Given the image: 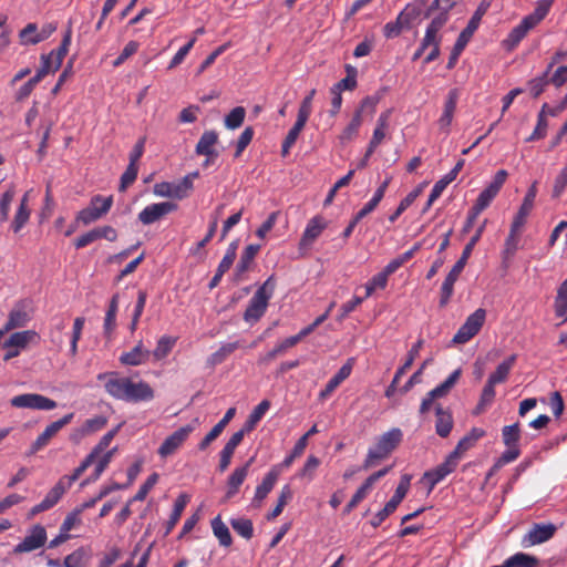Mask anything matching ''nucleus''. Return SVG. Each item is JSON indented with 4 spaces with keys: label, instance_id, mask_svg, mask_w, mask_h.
<instances>
[{
    "label": "nucleus",
    "instance_id": "obj_1",
    "mask_svg": "<svg viewBox=\"0 0 567 567\" xmlns=\"http://www.w3.org/2000/svg\"><path fill=\"white\" fill-rule=\"evenodd\" d=\"M460 0H433L424 11V18L431 19L426 28L425 35L421 47L414 53V59L420 58L429 49L424 61L430 62L439 56V32L446 24L450 18V11L458 3Z\"/></svg>",
    "mask_w": 567,
    "mask_h": 567
},
{
    "label": "nucleus",
    "instance_id": "obj_2",
    "mask_svg": "<svg viewBox=\"0 0 567 567\" xmlns=\"http://www.w3.org/2000/svg\"><path fill=\"white\" fill-rule=\"evenodd\" d=\"M97 379L105 380L106 393L116 400L136 403L154 398V390L145 381L134 382L131 378L120 377L115 372L101 373Z\"/></svg>",
    "mask_w": 567,
    "mask_h": 567
},
{
    "label": "nucleus",
    "instance_id": "obj_3",
    "mask_svg": "<svg viewBox=\"0 0 567 567\" xmlns=\"http://www.w3.org/2000/svg\"><path fill=\"white\" fill-rule=\"evenodd\" d=\"M486 221H484L475 231L474 236L470 239V241L465 245L462 255L460 259L454 264L450 272L447 274L446 278L444 279L442 287H441V298H440V306L444 307L450 301L453 291H454V284L458 279L461 272L463 271L467 259L470 258L475 245L481 239L484 228H485Z\"/></svg>",
    "mask_w": 567,
    "mask_h": 567
},
{
    "label": "nucleus",
    "instance_id": "obj_4",
    "mask_svg": "<svg viewBox=\"0 0 567 567\" xmlns=\"http://www.w3.org/2000/svg\"><path fill=\"white\" fill-rule=\"evenodd\" d=\"M276 288L275 276H270L267 280L257 289L255 295L248 302V306L244 312V320L249 323H255L265 315L269 300L272 298Z\"/></svg>",
    "mask_w": 567,
    "mask_h": 567
},
{
    "label": "nucleus",
    "instance_id": "obj_5",
    "mask_svg": "<svg viewBox=\"0 0 567 567\" xmlns=\"http://www.w3.org/2000/svg\"><path fill=\"white\" fill-rule=\"evenodd\" d=\"M402 431L400 429H392L382 434L374 447H371L363 462L362 468L369 470L374 466L378 461L386 458L402 441Z\"/></svg>",
    "mask_w": 567,
    "mask_h": 567
},
{
    "label": "nucleus",
    "instance_id": "obj_6",
    "mask_svg": "<svg viewBox=\"0 0 567 567\" xmlns=\"http://www.w3.org/2000/svg\"><path fill=\"white\" fill-rule=\"evenodd\" d=\"M199 176L198 172H193L184 176L177 183L161 182L153 187L156 196L168 197L173 199H184L189 196L194 188V181Z\"/></svg>",
    "mask_w": 567,
    "mask_h": 567
},
{
    "label": "nucleus",
    "instance_id": "obj_7",
    "mask_svg": "<svg viewBox=\"0 0 567 567\" xmlns=\"http://www.w3.org/2000/svg\"><path fill=\"white\" fill-rule=\"evenodd\" d=\"M113 205V197L95 195L91 198L90 205L81 209L76 215V223L89 225L106 215Z\"/></svg>",
    "mask_w": 567,
    "mask_h": 567
},
{
    "label": "nucleus",
    "instance_id": "obj_8",
    "mask_svg": "<svg viewBox=\"0 0 567 567\" xmlns=\"http://www.w3.org/2000/svg\"><path fill=\"white\" fill-rule=\"evenodd\" d=\"M486 319V311L483 308L471 313L453 337V343L464 344L474 338L482 329Z\"/></svg>",
    "mask_w": 567,
    "mask_h": 567
},
{
    "label": "nucleus",
    "instance_id": "obj_9",
    "mask_svg": "<svg viewBox=\"0 0 567 567\" xmlns=\"http://www.w3.org/2000/svg\"><path fill=\"white\" fill-rule=\"evenodd\" d=\"M410 476L403 475L393 496L390 501L384 505V507L379 511L374 517L371 519V525L377 528L379 527L400 505V503L406 496L410 488Z\"/></svg>",
    "mask_w": 567,
    "mask_h": 567
},
{
    "label": "nucleus",
    "instance_id": "obj_10",
    "mask_svg": "<svg viewBox=\"0 0 567 567\" xmlns=\"http://www.w3.org/2000/svg\"><path fill=\"white\" fill-rule=\"evenodd\" d=\"M10 404L18 409H32L49 411L56 408V402L38 393H24L16 395L10 400Z\"/></svg>",
    "mask_w": 567,
    "mask_h": 567
},
{
    "label": "nucleus",
    "instance_id": "obj_11",
    "mask_svg": "<svg viewBox=\"0 0 567 567\" xmlns=\"http://www.w3.org/2000/svg\"><path fill=\"white\" fill-rule=\"evenodd\" d=\"M47 530L45 528L37 524L32 526L29 534L13 548L14 554H23L37 550L44 546L47 543Z\"/></svg>",
    "mask_w": 567,
    "mask_h": 567
},
{
    "label": "nucleus",
    "instance_id": "obj_12",
    "mask_svg": "<svg viewBox=\"0 0 567 567\" xmlns=\"http://www.w3.org/2000/svg\"><path fill=\"white\" fill-rule=\"evenodd\" d=\"M193 431L194 426L189 424L177 429L158 447V455L163 458L173 455L186 442Z\"/></svg>",
    "mask_w": 567,
    "mask_h": 567
},
{
    "label": "nucleus",
    "instance_id": "obj_13",
    "mask_svg": "<svg viewBox=\"0 0 567 567\" xmlns=\"http://www.w3.org/2000/svg\"><path fill=\"white\" fill-rule=\"evenodd\" d=\"M74 417V413H69L64 415L62 419L52 422L49 424L44 431L37 437V440L31 444L29 454H35L44 446H47L50 440L65 425H68Z\"/></svg>",
    "mask_w": 567,
    "mask_h": 567
},
{
    "label": "nucleus",
    "instance_id": "obj_14",
    "mask_svg": "<svg viewBox=\"0 0 567 567\" xmlns=\"http://www.w3.org/2000/svg\"><path fill=\"white\" fill-rule=\"evenodd\" d=\"M55 31V27L51 23L44 24L40 30L35 23H28L19 33L20 43L22 45H34L48 38Z\"/></svg>",
    "mask_w": 567,
    "mask_h": 567
},
{
    "label": "nucleus",
    "instance_id": "obj_15",
    "mask_svg": "<svg viewBox=\"0 0 567 567\" xmlns=\"http://www.w3.org/2000/svg\"><path fill=\"white\" fill-rule=\"evenodd\" d=\"M177 209V205L173 202H162L147 205L138 214V220L143 225H151L158 221L165 215L173 213Z\"/></svg>",
    "mask_w": 567,
    "mask_h": 567
},
{
    "label": "nucleus",
    "instance_id": "obj_16",
    "mask_svg": "<svg viewBox=\"0 0 567 567\" xmlns=\"http://www.w3.org/2000/svg\"><path fill=\"white\" fill-rule=\"evenodd\" d=\"M420 14L415 7L406 6L403 11L399 13L396 20L388 22L384 25V35L386 38H395L400 35L404 28H409L411 22Z\"/></svg>",
    "mask_w": 567,
    "mask_h": 567
},
{
    "label": "nucleus",
    "instance_id": "obj_17",
    "mask_svg": "<svg viewBox=\"0 0 567 567\" xmlns=\"http://www.w3.org/2000/svg\"><path fill=\"white\" fill-rule=\"evenodd\" d=\"M71 35L68 33L58 48L53 49L49 54L42 55V68L40 71H59L69 51Z\"/></svg>",
    "mask_w": 567,
    "mask_h": 567
},
{
    "label": "nucleus",
    "instance_id": "obj_18",
    "mask_svg": "<svg viewBox=\"0 0 567 567\" xmlns=\"http://www.w3.org/2000/svg\"><path fill=\"white\" fill-rule=\"evenodd\" d=\"M328 223L326 219L317 215L309 219L303 234L299 241V249L303 250L312 246V244L319 238L322 231L327 228Z\"/></svg>",
    "mask_w": 567,
    "mask_h": 567
},
{
    "label": "nucleus",
    "instance_id": "obj_19",
    "mask_svg": "<svg viewBox=\"0 0 567 567\" xmlns=\"http://www.w3.org/2000/svg\"><path fill=\"white\" fill-rule=\"evenodd\" d=\"M281 474V467L274 465L269 472L262 478V482L256 487L255 496L252 498V506L260 507L262 501L272 491L279 476Z\"/></svg>",
    "mask_w": 567,
    "mask_h": 567
},
{
    "label": "nucleus",
    "instance_id": "obj_20",
    "mask_svg": "<svg viewBox=\"0 0 567 567\" xmlns=\"http://www.w3.org/2000/svg\"><path fill=\"white\" fill-rule=\"evenodd\" d=\"M423 340L419 339L410 349L408 353V359L394 373L392 382L385 389L384 395L386 398H392L396 391V386L401 380V378L405 374V372L412 367L414 359L419 355L420 350L422 349Z\"/></svg>",
    "mask_w": 567,
    "mask_h": 567
},
{
    "label": "nucleus",
    "instance_id": "obj_21",
    "mask_svg": "<svg viewBox=\"0 0 567 567\" xmlns=\"http://www.w3.org/2000/svg\"><path fill=\"white\" fill-rule=\"evenodd\" d=\"M557 527L551 524H534L523 537L525 546H534L549 540L556 533Z\"/></svg>",
    "mask_w": 567,
    "mask_h": 567
},
{
    "label": "nucleus",
    "instance_id": "obj_22",
    "mask_svg": "<svg viewBox=\"0 0 567 567\" xmlns=\"http://www.w3.org/2000/svg\"><path fill=\"white\" fill-rule=\"evenodd\" d=\"M463 165L464 161L460 159L446 175H444L440 181H437L434 184L429 195L426 205L424 207V212L427 210L432 206V204L442 195L447 185L451 184L456 178V176L463 168Z\"/></svg>",
    "mask_w": 567,
    "mask_h": 567
},
{
    "label": "nucleus",
    "instance_id": "obj_23",
    "mask_svg": "<svg viewBox=\"0 0 567 567\" xmlns=\"http://www.w3.org/2000/svg\"><path fill=\"white\" fill-rule=\"evenodd\" d=\"M151 358V351L140 340L130 351L123 352L118 361L123 365L137 367L145 364Z\"/></svg>",
    "mask_w": 567,
    "mask_h": 567
},
{
    "label": "nucleus",
    "instance_id": "obj_24",
    "mask_svg": "<svg viewBox=\"0 0 567 567\" xmlns=\"http://www.w3.org/2000/svg\"><path fill=\"white\" fill-rule=\"evenodd\" d=\"M30 320L29 302L21 300L14 305L4 324V331L24 327Z\"/></svg>",
    "mask_w": 567,
    "mask_h": 567
},
{
    "label": "nucleus",
    "instance_id": "obj_25",
    "mask_svg": "<svg viewBox=\"0 0 567 567\" xmlns=\"http://www.w3.org/2000/svg\"><path fill=\"white\" fill-rule=\"evenodd\" d=\"M354 359L350 358L347 362L339 369V371L328 381L324 389H322L319 393V398L324 400L328 399L334 390L350 377L353 369Z\"/></svg>",
    "mask_w": 567,
    "mask_h": 567
},
{
    "label": "nucleus",
    "instance_id": "obj_26",
    "mask_svg": "<svg viewBox=\"0 0 567 567\" xmlns=\"http://www.w3.org/2000/svg\"><path fill=\"white\" fill-rule=\"evenodd\" d=\"M458 99H460V91L457 89H452L447 93L446 101L444 103L443 113H442L441 117L439 118V126L445 133L449 132V127L452 123Z\"/></svg>",
    "mask_w": 567,
    "mask_h": 567
},
{
    "label": "nucleus",
    "instance_id": "obj_27",
    "mask_svg": "<svg viewBox=\"0 0 567 567\" xmlns=\"http://www.w3.org/2000/svg\"><path fill=\"white\" fill-rule=\"evenodd\" d=\"M536 193H537L536 183H534L527 190V193L524 197V200H523L517 214L515 215V217L513 219L512 224L515 225V227H523L525 225L526 219L533 209L534 202L536 198Z\"/></svg>",
    "mask_w": 567,
    "mask_h": 567
},
{
    "label": "nucleus",
    "instance_id": "obj_28",
    "mask_svg": "<svg viewBox=\"0 0 567 567\" xmlns=\"http://www.w3.org/2000/svg\"><path fill=\"white\" fill-rule=\"evenodd\" d=\"M252 462L254 458H250L245 465L237 467L231 473L227 482L228 488L226 492V498H231L238 493L240 485L244 483L248 475V471Z\"/></svg>",
    "mask_w": 567,
    "mask_h": 567
},
{
    "label": "nucleus",
    "instance_id": "obj_29",
    "mask_svg": "<svg viewBox=\"0 0 567 567\" xmlns=\"http://www.w3.org/2000/svg\"><path fill=\"white\" fill-rule=\"evenodd\" d=\"M31 216V209L29 208V193H25L20 204L17 208V212L13 216V220L11 223V229L14 234H18L29 221Z\"/></svg>",
    "mask_w": 567,
    "mask_h": 567
},
{
    "label": "nucleus",
    "instance_id": "obj_30",
    "mask_svg": "<svg viewBox=\"0 0 567 567\" xmlns=\"http://www.w3.org/2000/svg\"><path fill=\"white\" fill-rule=\"evenodd\" d=\"M217 142L218 134L215 131H205L196 145V154L217 157L218 153L215 150Z\"/></svg>",
    "mask_w": 567,
    "mask_h": 567
},
{
    "label": "nucleus",
    "instance_id": "obj_31",
    "mask_svg": "<svg viewBox=\"0 0 567 567\" xmlns=\"http://www.w3.org/2000/svg\"><path fill=\"white\" fill-rule=\"evenodd\" d=\"M436 422L435 432L441 437H447L453 429V416L447 410H444L441 405L435 408Z\"/></svg>",
    "mask_w": 567,
    "mask_h": 567
},
{
    "label": "nucleus",
    "instance_id": "obj_32",
    "mask_svg": "<svg viewBox=\"0 0 567 567\" xmlns=\"http://www.w3.org/2000/svg\"><path fill=\"white\" fill-rule=\"evenodd\" d=\"M259 249H260L259 245H248L244 249V251L240 256V259H239L238 264L236 265V270H235L236 280H241V276L250 268V265L254 261Z\"/></svg>",
    "mask_w": 567,
    "mask_h": 567
},
{
    "label": "nucleus",
    "instance_id": "obj_33",
    "mask_svg": "<svg viewBox=\"0 0 567 567\" xmlns=\"http://www.w3.org/2000/svg\"><path fill=\"white\" fill-rule=\"evenodd\" d=\"M485 434L486 432L481 427L471 429V431L458 441L453 452L462 457V455L466 451L471 450L480 439L485 436Z\"/></svg>",
    "mask_w": 567,
    "mask_h": 567
},
{
    "label": "nucleus",
    "instance_id": "obj_34",
    "mask_svg": "<svg viewBox=\"0 0 567 567\" xmlns=\"http://www.w3.org/2000/svg\"><path fill=\"white\" fill-rule=\"evenodd\" d=\"M522 227L511 225L509 234L505 240L504 249L502 251L503 261H509L516 254L519 243V233Z\"/></svg>",
    "mask_w": 567,
    "mask_h": 567
},
{
    "label": "nucleus",
    "instance_id": "obj_35",
    "mask_svg": "<svg viewBox=\"0 0 567 567\" xmlns=\"http://www.w3.org/2000/svg\"><path fill=\"white\" fill-rule=\"evenodd\" d=\"M241 341L237 340L234 342L223 343L217 351L212 353L208 358V363L210 365H217L223 363L231 353H234L237 349L243 348Z\"/></svg>",
    "mask_w": 567,
    "mask_h": 567
},
{
    "label": "nucleus",
    "instance_id": "obj_36",
    "mask_svg": "<svg viewBox=\"0 0 567 567\" xmlns=\"http://www.w3.org/2000/svg\"><path fill=\"white\" fill-rule=\"evenodd\" d=\"M517 355L512 354L499 363L496 370L488 377V381L494 384L503 383L507 380L512 368L516 362Z\"/></svg>",
    "mask_w": 567,
    "mask_h": 567
},
{
    "label": "nucleus",
    "instance_id": "obj_37",
    "mask_svg": "<svg viewBox=\"0 0 567 567\" xmlns=\"http://www.w3.org/2000/svg\"><path fill=\"white\" fill-rule=\"evenodd\" d=\"M485 11L486 7L482 3L473 14L471 20L468 21L466 28L460 33L457 38V40H460V45L463 43H468L470 39L478 28L481 19L484 16Z\"/></svg>",
    "mask_w": 567,
    "mask_h": 567
},
{
    "label": "nucleus",
    "instance_id": "obj_38",
    "mask_svg": "<svg viewBox=\"0 0 567 567\" xmlns=\"http://www.w3.org/2000/svg\"><path fill=\"white\" fill-rule=\"evenodd\" d=\"M38 337V333L33 330H24L12 333L9 339L3 343V348H17L23 349L29 342Z\"/></svg>",
    "mask_w": 567,
    "mask_h": 567
},
{
    "label": "nucleus",
    "instance_id": "obj_39",
    "mask_svg": "<svg viewBox=\"0 0 567 567\" xmlns=\"http://www.w3.org/2000/svg\"><path fill=\"white\" fill-rule=\"evenodd\" d=\"M306 123H307L306 121H302L297 117L293 126L289 130L288 134L286 135V137L282 142V145H281V156L282 157H286L290 153L291 147L295 145L296 141L298 140Z\"/></svg>",
    "mask_w": 567,
    "mask_h": 567
},
{
    "label": "nucleus",
    "instance_id": "obj_40",
    "mask_svg": "<svg viewBox=\"0 0 567 567\" xmlns=\"http://www.w3.org/2000/svg\"><path fill=\"white\" fill-rule=\"evenodd\" d=\"M269 409L270 402L268 400H262L256 405L244 424L245 431H254Z\"/></svg>",
    "mask_w": 567,
    "mask_h": 567
},
{
    "label": "nucleus",
    "instance_id": "obj_41",
    "mask_svg": "<svg viewBox=\"0 0 567 567\" xmlns=\"http://www.w3.org/2000/svg\"><path fill=\"white\" fill-rule=\"evenodd\" d=\"M176 340L177 339L174 337L162 336L158 339L155 349L151 351V357H153L155 361L163 360L173 350Z\"/></svg>",
    "mask_w": 567,
    "mask_h": 567
},
{
    "label": "nucleus",
    "instance_id": "obj_42",
    "mask_svg": "<svg viewBox=\"0 0 567 567\" xmlns=\"http://www.w3.org/2000/svg\"><path fill=\"white\" fill-rule=\"evenodd\" d=\"M212 529L214 535L217 537L219 545L223 547H229L233 544V537L228 527L220 519V516L215 517L212 520Z\"/></svg>",
    "mask_w": 567,
    "mask_h": 567
},
{
    "label": "nucleus",
    "instance_id": "obj_43",
    "mask_svg": "<svg viewBox=\"0 0 567 567\" xmlns=\"http://www.w3.org/2000/svg\"><path fill=\"white\" fill-rule=\"evenodd\" d=\"M61 491H62L61 487H59V488L52 487L49 491V493L45 495V497L42 499V502L32 507L31 514L37 515L41 512L52 508L62 497Z\"/></svg>",
    "mask_w": 567,
    "mask_h": 567
},
{
    "label": "nucleus",
    "instance_id": "obj_44",
    "mask_svg": "<svg viewBox=\"0 0 567 567\" xmlns=\"http://www.w3.org/2000/svg\"><path fill=\"white\" fill-rule=\"evenodd\" d=\"M187 502L188 497L185 494L179 495L175 501L173 512L169 516V519L166 523V534H169L181 519V516L187 505Z\"/></svg>",
    "mask_w": 567,
    "mask_h": 567
},
{
    "label": "nucleus",
    "instance_id": "obj_45",
    "mask_svg": "<svg viewBox=\"0 0 567 567\" xmlns=\"http://www.w3.org/2000/svg\"><path fill=\"white\" fill-rule=\"evenodd\" d=\"M537 557L526 553H516L506 559V567H538Z\"/></svg>",
    "mask_w": 567,
    "mask_h": 567
},
{
    "label": "nucleus",
    "instance_id": "obj_46",
    "mask_svg": "<svg viewBox=\"0 0 567 567\" xmlns=\"http://www.w3.org/2000/svg\"><path fill=\"white\" fill-rule=\"evenodd\" d=\"M68 326V319L63 316H55L52 318V324L50 328V339L51 341L61 348L63 344V336L62 332Z\"/></svg>",
    "mask_w": 567,
    "mask_h": 567
},
{
    "label": "nucleus",
    "instance_id": "obj_47",
    "mask_svg": "<svg viewBox=\"0 0 567 567\" xmlns=\"http://www.w3.org/2000/svg\"><path fill=\"white\" fill-rule=\"evenodd\" d=\"M555 313L563 318V322L567 320V279L561 282L555 299Z\"/></svg>",
    "mask_w": 567,
    "mask_h": 567
},
{
    "label": "nucleus",
    "instance_id": "obj_48",
    "mask_svg": "<svg viewBox=\"0 0 567 567\" xmlns=\"http://www.w3.org/2000/svg\"><path fill=\"white\" fill-rule=\"evenodd\" d=\"M296 346V339L289 337L278 343L271 351L259 359L260 363L267 364L274 361L278 355L285 353L288 349Z\"/></svg>",
    "mask_w": 567,
    "mask_h": 567
},
{
    "label": "nucleus",
    "instance_id": "obj_49",
    "mask_svg": "<svg viewBox=\"0 0 567 567\" xmlns=\"http://www.w3.org/2000/svg\"><path fill=\"white\" fill-rule=\"evenodd\" d=\"M291 498H292L291 487L289 485L282 486V488L279 493V496H278L277 505L275 506V508L271 512H269L267 514V519L272 520L276 517H278L282 513L285 506L288 504V502Z\"/></svg>",
    "mask_w": 567,
    "mask_h": 567
},
{
    "label": "nucleus",
    "instance_id": "obj_50",
    "mask_svg": "<svg viewBox=\"0 0 567 567\" xmlns=\"http://www.w3.org/2000/svg\"><path fill=\"white\" fill-rule=\"evenodd\" d=\"M460 377H461V369L453 371L444 382H442L441 384L435 386L433 390H431V395L437 396V398L445 396L452 390V388L456 384Z\"/></svg>",
    "mask_w": 567,
    "mask_h": 567
},
{
    "label": "nucleus",
    "instance_id": "obj_51",
    "mask_svg": "<svg viewBox=\"0 0 567 567\" xmlns=\"http://www.w3.org/2000/svg\"><path fill=\"white\" fill-rule=\"evenodd\" d=\"M390 117V111L383 112L378 121H377V127L373 131L372 138L370 143L372 144V147H378L381 142L383 141L385 136V128L388 127V122Z\"/></svg>",
    "mask_w": 567,
    "mask_h": 567
},
{
    "label": "nucleus",
    "instance_id": "obj_52",
    "mask_svg": "<svg viewBox=\"0 0 567 567\" xmlns=\"http://www.w3.org/2000/svg\"><path fill=\"white\" fill-rule=\"evenodd\" d=\"M502 440L505 446H518L520 440L519 423L516 422L511 425H505L502 429Z\"/></svg>",
    "mask_w": 567,
    "mask_h": 567
},
{
    "label": "nucleus",
    "instance_id": "obj_53",
    "mask_svg": "<svg viewBox=\"0 0 567 567\" xmlns=\"http://www.w3.org/2000/svg\"><path fill=\"white\" fill-rule=\"evenodd\" d=\"M535 25L526 18H524L518 25H516L508 35V41L512 45L518 44Z\"/></svg>",
    "mask_w": 567,
    "mask_h": 567
},
{
    "label": "nucleus",
    "instance_id": "obj_54",
    "mask_svg": "<svg viewBox=\"0 0 567 567\" xmlns=\"http://www.w3.org/2000/svg\"><path fill=\"white\" fill-rule=\"evenodd\" d=\"M361 124V111H357L353 117L351 118L350 123L344 127V130L340 134V140L342 142H349L353 140L358 135Z\"/></svg>",
    "mask_w": 567,
    "mask_h": 567
},
{
    "label": "nucleus",
    "instance_id": "obj_55",
    "mask_svg": "<svg viewBox=\"0 0 567 567\" xmlns=\"http://www.w3.org/2000/svg\"><path fill=\"white\" fill-rule=\"evenodd\" d=\"M146 299H147V293L145 290H140L137 292V301H136V305L134 307V311H133V315H132V320H131V323H130V331L133 333L135 332V330L137 329V326H138V321L141 319V316L144 311V308H145V305H146Z\"/></svg>",
    "mask_w": 567,
    "mask_h": 567
},
{
    "label": "nucleus",
    "instance_id": "obj_56",
    "mask_svg": "<svg viewBox=\"0 0 567 567\" xmlns=\"http://www.w3.org/2000/svg\"><path fill=\"white\" fill-rule=\"evenodd\" d=\"M246 116V110L243 106H237L233 109L224 120L225 126L228 130H236L240 127L244 123Z\"/></svg>",
    "mask_w": 567,
    "mask_h": 567
},
{
    "label": "nucleus",
    "instance_id": "obj_57",
    "mask_svg": "<svg viewBox=\"0 0 567 567\" xmlns=\"http://www.w3.org/2000/svg\"><path fill=\"white\" fill-rule=\"evenodd\" d=\"M553 3V0H539L534 12L525 18L536 27L548 14Z\"/></svg>",
    "mask_w": 567,
    "mask_h": 567
},
{
    "label": "nucleus",
    "instance_id": "obj_58",
    "mask_svg": "<svg viewBox=\"0 0 567 567\" xmlns=\"http://www.w3.org/2000/svg\"><path fill=\"white\" fill-rule=\"evenodd\" d=\"M233 529L246 539H250L254 535L252 522L248 518H235L230 520Z\"/></svg>",
    "mask_w": 567,
    "mask_h": 567
},
{
    "label": "nucleus",
    "instance_id": "obj_59",
    "mask_svg": "<svg viewBox=\"0 0 567 567\" xmlns=\"http://www.w3.org/2000/svg\"><path fill=\"white\" fill-rule=\"evenodd\" d=\"M16 196V189L10 186L0 197V221L4 223L9 218L10 206Z\"/></svg>",
    "mask_w": 567,
    "mask_h": 567
},
{
    "label": "nucleus",
    "instance_id": "obj_60",
    "mask_svg": "<svg viewBox=\"0 0 567 567\" xmlns=\"http://www.w3.org/2000/svg\"><path fill=\"white\" fill-rule=\"evenodd\" d=\"M48 73H37L33 78H31L27 83H24L19 91L17 92L16 100L23 101L25 100L34 90V87L42 81V79Z\"/></svg>",
    "mask_w": 567,
    "mask_h": 567
},
{
    "label": "nucleus",
    "instance_id": "obj_61",
    "mask_svg": "<svg viewBox=\"0 0 567 567\" xmlns=\"http://www.w3.org/2000/svg\"><path fill=\"white\" fill-rule=\"evenodd\" d=\"M507 449L502 453L497 461L493 465V470H499L504 465L509 464L517 460L520 455L518 446H506Z\"/></svg>",
    "mask_w": 567,
    "mask_h": 567
},
{
    "label": "nucleus",
    "instance_id": "obj_62",
    "mask_svg": "<svg viewBox=\"0 0 567 567\" xmlns=\"http://www.w3.org/2000/svg\"><path fill=\"white\" fill-rule=\"evenodd\" d=\"M420 190L415 189L409 193L399 204L396 209L389 216V220L394 223L416 199Z\"/></svg>",
    "mask_w": 567,
    "mask_h": 567
},
{
    "label": "nucleus",
    "instance_id": "obj_63",
    "mask_svg": "<svg viewBox=\"0 0 567 567\" xmlns=\"http://www.w3.org/2000/svg\"><path fill=\"white\" fill-rule=\"evenodd\" d=\"M86 557V550L80 547L64 558L63 567H82Z\"/></svg>",
    "mask_w": 567,
    "mask_h": 567
},
{
    "label": "nucleus",
    "instance_id": "obj_64",
    "mask_svg": "<svg viewBox=\"0 0 567 567\" xmlns=\"http://www.w3.org/2000/svg\"><path fill=\"white\" fill-rule=\"evenodd\" d=\"M107 424V417L103 415H96L94 417L87 419L82 424L84 427V431L86 432L87 436L91 434H94L102 429H104Z\"/></svg>",
    "mask_w": 567,
    "mask_h": 567
}]
</instances>
